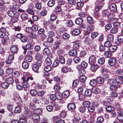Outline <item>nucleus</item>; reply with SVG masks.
<instances>
[{
  "mask_svg": "<svg viewBox=\"0 0 123 123\" xmlns=\"http://www.w3.org/2000/svg\"><path fill=\"white\" fill-rule=\"evenodd\" d=\"M117 87H118V86H117L113 84L110 85V88L111 90L115 91L117 89Z\"/></svg>",
  "mask_w": 123,
  "mask_h": 123,
  "instance_id": "42",
  "label": "nucleus"
},
{
  "mask_svg": "<svg viewBox=\"0 0 123 123\" xmlns=\"http://www.w3.org/2000/svg\"><path fill=\"white\" fill-rule=\"evenodd\" d=\"M117 119L118 120L121 122H123V116L122 114H119L117 116Z\"/></svg>",
  "mask_w": 123,
  "mask_h": 123,
  "instance_id": "34",
  "label": "nucleus"
},
{
  "mask_svg": "<svg viewBox=\"0 0 123 123\" xmlns=\"http://www.w3.org/2000/svg\"><path fill=\"white\" fill-rule=\"evenodd\" d=\"M35 112L37 114H41L42 112V110L40 109H36L34 110Z\"/></svg>",
  "mask_w": 123,
  "mask_h": 123,
  "instance_id": "44",
  "label": "nucleus"
},
{
  "mask_svg": "<svg viewBox=\"0 0 123 123\" xmlns=\"http://www.w3.org/2000/svg\"><path fill=\"white\" fill-rule=\"evenodd\" d=\"M46 64L48 65H50L52 64V62L51 60L49 58H48L46 59L45 61Z\"/></svg>",
  "mask_w": 123,
  "mask_h": 123,
  "instance_id": "54",
  "label": "nucleus"
},
{
  "mask_svg": "<svg viewBox=\"0 0 123 123\" xmlns=\"http://www.w3.org/2000/svg\"><path fill=\"white\" fill-rule=\"evenodd\" d=\"M116 63V60L115 59L113 58H110L108 61V64L111 66H113Z\"/></svg>",
  "mask_w": 123,
  "mask_h": 123,
  "instance_id": "7",
  "label": "nucleus"
},
{
  "mask_svg": "<svg viewBox=\"0 0 123 123\" xmlns=\"http://www.w3.org/2000/svg\"><path fill=\"white\" fill-rule=\"evenodd\" d=\"M55 4V1L53 0L49 1L48 3V6L50 7L52 6Z\"/></svg>",
  "mask_w": 123,
  "mask_h": 123,
  "instance_id": "52",
  "label": "nucleus"
},
{
  "mask_svg": "<svg viewBox=\"0 0 123 123\" xmlns=\"http://www.w3.org/2000/svg\"><path fill=\"white\" fill-rule=\"evenodd\" d=\"M105 62V59L104 58H100L98 61V62L100 64H103Z\"/></svg>",
  "mask_w": 123,
  "mask_h": 123,
  "instance_id": "38",
  "label": "nucleus"
},
{
  "mask_svg": "<svg viewBox=\"0 0 123 123\" xmlns=\"http://www.w3.org/2000/svg\"><path fill=\"white\" fill-rule=\"evenodd\" d=\"M80 32V31L78 29H74L73 31V34L76 35H79Z\"/></svg>",
  "mask_w": 123,
  "mask_h": 123,
  "instance_id": "27",
  "label": "nucleus"
},
{
  "mask_svg": "<svg viewBox=\"0 0 123 123\" xmlns=\"http://www.w3.org/2000/svg\"><path fill=\"white\" fill-rule=\"evenodd\" d=\"M88 111L90 112H92L95 110V109L94 107L92 105L89 106L88 108Z\"/></svg>",
  "mask_w": 123,
  "mask_h": 123,
  "instance_id": "57",
  "label": "nucleus"
},
{
  "mask_svg": "<svg viewBox=\"0 0 123 123\" xmlns=\"http://www.w3.org/2000/svg\"><path fill=\"white\" fill-rule=\"evenodd\" d=\"M82 19L80 18H76L75 20V23L77 25H80L81 24L82 22Z\"/></svg>",
  "mask_w": 123,
  "mask_h": 123,
  "instance_id": "28",
  "label": "nucleus"
},
{
  "mask_svg": "<svg viewBox=\"0 0 123 123\" xmlns=\"http://www.w3.org/2000/svg\"><path fill=\"white\" fill-rule=\"evenodd\" d=\"M115 80V82H116L117 84V85L118 87L120 86V85L121 84H123V80H120L118 77H117L116 78Z\"/></svg>",
  "mask_w": 123,
  "mask_h": 123,
  "instance_id": "20",
  "label": "nucleus"
},
{
  "mask_svg": "<svg viewBox=\"0 0 123 123\" xmlns=\"http://www.w3.org/2000/svg\"><path fill=\"white\" fill-rule=\"evenodd\" d=\"M16 37L18 39H20L21 41L23 43L26 42L27 40L26 37L24 36L21 33L17 34L16 36Z\"/></svg>",
  "mask_w": 123,
  "mask_h": 123,
  "instance_id": "1",
  "label": "nucleus"
},
{
  "mask_svg": "<svg viewBox=\"0 0 123 123\" xmlns=\"http://www.w3.org/2000/svg\"><path fill=\"white\" fill-rule=\"evenodd\" d=\"M89 33H90L88 32L84 34L83 38V41L87 43H90L91 41L90 39L88 37L89 34Z\"/></svg>",
  "mask_w": 123,
  "mask_h": 123,
  "instance_id": "2",
  "label": "nucleus"
},
{
  "mask_svg": "<svg viewBox=\"0 0 123 123\" xmlns=\"http://www.w3.org/2000/svg\"><path fill=\"white\" fill-rule=\"evenodd\" d=\"M91 66L90 68V70L92 71L95 72L98 68V66L94 64H90Z\"/></svg>",
  "mask_w": 123,
  "mask_h": 123,
  "instance_id": "14",
  "label": "nucleus"
},
{
  "mask_svg": "<svg viewBox=\"0 0 123 123\" xmlns=\"http://www.w3.org/2000/svg\"><path fill=\"white\" fill-rule=\"evenodd\" d=\"M28 63L26 62H24L22 64V67L24 69H26L28 67Z\"/></svg>",
  "mask_w": 123,
  "mask_h": 123,
  "instance_id": "50",
  "label": "nucleus"
},
{
  "mask_svg": "<svg viewBox=\"0 0 123 123\" xmlns=\"http://www.w3.org/2000/svg\"><path fill=\"white\" fill-rule=\"evenodd\" d=\"M81 120L80 117H75L73 119V122L74 123H78L79 121Z\"/></svg>",
  "mask_w": 123,
  "mask_h": 123,
  "instance_id": "58",
  "label": "nucleus"
},
{
  "mask_svg": "<svg viewBox=\"0 0 123 123\" xmlns=\"http://www.w3.org/2000/svg\"><path fill=\"white\" fill-rule=\"evenodd\" d=\"M96 57L94 55L91 56L89 58V63L90 64H94L95 62Z\"/></svg>",
  "mask_w": 123,
  "mask_h": 123,
  "instance_id": "8",
  "label": "nucleus"
},
{
  "mask_svg": "<svg viewBox=\"0 0 123 123\" xmlns=\"http://www.w3.org/2000/svg\"><path fill=\"white\" fill-rule=\"evenodd\" d=\"M106 111L108 112H110L113 111L114 110V108L112 106H108L106 108Z\"/></svg>",
  "mask_w": 123,
  "mask_h": 123,
  "instance_id": "36",
  "label": "nucleus"
},
{
  "mask_svg": "<svg viewBox=\"0 0 123 123\" xmlns=\"http://www.w3.org/2000/svg\"><path fill=\"white\" fill-rule=\"evenodd\" d=\"M105 50V47H104L103 45L102 44L100 45L99 50L101 52L104 51Z\"/></svg>",
  "mask_w": 123,
  "mask_h": 123,
  "instance_id": "60",
  "label": "nucleus"
},
{
  "mask_svg": "<svg viewBox=\"0 0 123 123\" xmlns=\"http://www.w3.org/2000/svg\"><path fill=\"white\" fill-rule=\"evenodd\" d=\"M24 115H25L28 117H30L31 116V114L30 111L28 109H25L24 112Z\"/></svg>",
  "mask_w": 123,
  "mask_h": 123,
  "instance_id": "18",
  "label": "nucleus"
},
{
  "mask_svg": "<svg viewBox=\"0 0 123 123\" xmlns=\"http://www.w3.org/2000/svg\"><path fill=\"white\" fill-rule=\"evenodd\" d=\"M117 46L115 45L111 46L109 47V49L111 52H114L117 50Z\"/></svg>",
  "mask_w": 123,
  "mask_h": 123,
  "instance_id": "24",
  "label": "nucleus"
},
{
  "mask_svg": "<svg viewBox=\"0 0 123 123\" xmlns=\"http://www.w3.org/2000/svg\"><path fill=\"white\" fill-rule=\"evenodd\" d=\"M114 37L111 34L109 35L107 37L108 41L111 42H113V40Z\"/></svg>",
  "mask_w": 123,
  "mask_h": 123,
  "instance_id": "39",
  "label": "nucleus"
},
{
  "mask_svg": "<svg viewBox=\"0 0 123 123\" xmlns=\"http://www.w3.org/2000/svg\"><path fill=\"white\" fill-rule=\"evenodd\" d=\"M56 98L59 100H61L62 98V93L59 92H57L55 93Z\"/></svg>",
  "mask_w": 123,
  "mask_h": 123,
  "instance_id": "29",
  "label": "nucleus"
},
{
  "mask_svg": "<svg viewBox=\"0 0 123 123\" xmlns=\"http://www.w3.org/2000/svg\"><path fill=\"white\" fill-rule=\"evenodd\" d=\"M51 68L50 65H47L45 67L44 70L45 71L49 72L51 70Z\"/></svg>",
  "mask_w": 123,
  "mask_h": 123,
  "instance_id": "61",
  "label": "nucleus"
},
{
  "mask_svg": "<svg viewBox=\"0 0 123 123\" xmlns=\"http://www.w3.org/2000/svg\"><path fill=\"white\" fill-rule=\"evenodd\" d=\"M42 58V55L39 53L37 54L35 56V58L37 60H41Z\"/></svg>",
  "mask_w": 123,
  "mask_h": 123,
  "instance_id": "41",
  "label": "nucleus"
},
{
  "mask_svg": "<svg viewBox=\"0 0 123 123\" xmlns=\"http://www.w3.org/2000/svg\"><path fill=\"white\" fill-rule=\"evenodd\" d=\"M104 46L105 47H110L111 44V42L110 41H106L104 43Z\"/></svg>",
  "mask_w": 123,
  "mask_h": 123,
  "instance_id": "47",
  "label": "nucleus"
},
{
  "mask_svg": "<svg viewBox=\"0 0 123 123\" xmlns=\"http://www.w3.org/2000/svg\"><path fill=\"white\" fill-rule=\"evenodd\" d=\"M13 29L15 31L18 32L20 31L21 30V28L19 26H14Z\"/></svg>",
  "mask_w": 123,
  "mask_h": 123,
  "instance_id": "59",
  "label": "nucleus"
},
{
  "mask_svg": "<svg viewBox=\"0 0 123 123\" xmlns=\"http://www.w3.org/2000/svg\"><path fill=\"white\" fill-rule=\"evenodd\" d=\"M104 55L105 57L109 58L111 56V52L109 51H107L104 52Z\"/></svg>",
  "mask_w": 123,
  "mask_h": 123,
  "instance_id": "22",
  "label": "nucleus"
},
{
  "mask_svg": "<svg viewBox=\"0 0 123 123\" xmlns=\"http://www.w3.org/2000/svg\"><path fill=\"white\" fill-rule=\"evenodd\" d=\"M97 82L96 80H92L90 82V84L91 86H94L96 85Z\"/></svg>",
  "mask_w": 123,
  "mask_h": 123,
  "instance_id": "43",
  "label": "nucleus"
},
{
  "mask_svg": "<svg viewBox=\"0 0 123 123\" xmlns=\"http://www.w3.org/2000/svg\"><path fill=\"white\" fill-rule=\"evenodd\" d=\"M59 62L58 60H55L52 66L54 67H56L59 64Z\"/></svg>",
  "mask_w": 123,
  "mask_h": 123,
  "instance_id": "45",
  "label": "nucleus"
},
{
  "mask_svg": "<svg viewBox=\"0 0 123 123\" xmlns=\"http://www.w3.org/2000/svg\"><path fill=\"white\" fill-rule=\"evenodd\" d=\"M32 68L33 70L36 72H38V71L39 69L38 66L37 64H34L32 66Z\"/></svg>",
  "mask_w": 123,
  "mask_h": 123,
  "instance_id": "25",
  "label": "nucleus"
},
{
  "mask_svg": "<svg viewBox=\"0 0 123 123\" xmlns=\"http://www.w3.org/2000/svg\"><path fill=\"white\" fill-rule=\"evenodd\" d=\"M20 18L22 21H25L28 18V15L27 13H23L20 16Z\"/></svg>",
  "mask_w": 123,
  "mask_h": 123,
  "instance_id": "11",
  "label": "nucleus"
},
{
  "mask_svg": "<svg viewBox=\"0 0 123 123\" xmlns=\"http://www.w3.org/2000/svg\"><path fill=\"white\" fill-rule=\"evenodd\" d=\"M21 111V108L20 107L17 106L16 107L14 110V112L16 113H20Z\"/></svg>",
  "mask_w": 123,
  "mask_h": 123,
  "instance_id": "48",
  "label": "nucleus"
},
{
  "mask_svg": "<svg viewBox=\"0 0 123 123\" xmlns=\"http://www.w3.org/2000/svg\"><path fill=\"white\" fill-rule=\"evenodd\" d=\"M55 9L56 12H58L61 14H64L65 12V10L62 9L59 6H56L55 8Z\"/></svg>",
  "mask_w": 123,
  "mask_h": 123,
  "instance_id": "9",
  "label": "nucleus"
},
{
  "mask_svg": "<svg viewBox=\"0 0 123 123\" xmlns=\"http://www.w3.org/2000/svg\"><path fill=\"white\" fill-rule=\"evenodd\" d=\"M32 59V57L30 56H26L25 58V60L26 61L28 62H31Z\"/></svg>",
  "mask_w": 123,
  "mask_h": 123,
  "instance_id": "53",
  "label": "nucleus"
},
{
  "mask_svg": "<svg viewBox=\"0 0 123 123\" xmlns=\"http://www.w3.org/2000/svg\"><path fill=\"white\" fill-rule=\"evenodd\" d=\"M102 14L104 16H108L109 17L111 14H110L109 11L107 10H103L102 12Z\"/></svg>",
  "mask_w": 123,
  "mask_h": 123,
  "instance_id": "19",
  "label": "nucleus"
},
{
  "mask_svg": "<svg viewBox=\"0 0 123 123\" xmlns=\"http://www.w3.org/2000/svg\"><path fill=\"white\" fill-rule=\"evenodd\" d=\"M78 109L79 111L82 113L85 112L86 111V109L85 107L81 106L79 107Z\"/></svg>",
  "mask_w": 123,
  "mask_h": 123,
  "instance_id": "46",
  "label": "nucleus"
},
{
  "mask_svg": "<svg viewBox=\"0 0 123 123\" xmlns=\"http://www.w3.org/2000/svg\"><path fill=\"white\" fill-rule=\"evenodd\" d=\"M77 52L76 50L74 49H72L69 52V55L71 56H75L77 54Z\"/></svg>",
  "mask_w": 123,
  "mask_h": 123,
  "instance_id": "12",
  "label": "nucleus"
},
{
  "mask_svg": "<svg viewBox=\"0 0 123 123\" xmlns=\"http://www.w3.org/2000/svg\"><path fill=\"white\" fill-rule=\"evenodd\" d=\"M59 63L62 64H64L65 63V60L64 57L63 56H60L59 57Z\"/></svg>",
  "mask_w": 123,
  "mask_h": 123,
  "instance_id": "26",
  "label": "nucleus"
},
{
  "mask_svg": "<svg viewBox=\"0 0 123 123\" xmlns=\"http://www.w3.org/2000/svg\"><path fill=\"white\" fill-rule=\"evenodd\" d=\"M80 59L78 57H75L73 58V61L75 63H78L80 62Z\"/></svg>",
  "mask_w": 123,
  "mask_h": 123,
  "instance_id": "51",
  "label": "nucleus"
},
{
  "mask_svg": "<svg viewBox=\"0 0 123 123\" xmlns=\"http://www.w3.org/2000/svg\"><path fill=\"white\" fill-rule=\"evenodd\" d=\"M43 54L45 55H50V50L48 48H45L43 51Z\"/></svg>",
  "mask_w": 123,
  "mask_h": 123,
  "instance_id": "17",
  "label": "nucleus"
},
{
  "mask_svg": "<svg viewBox=\"0 0 123 123\" xmlns=\"http://www.w3.org/2000/svg\"><path fill=\"white\" fill-rule=\"evenodd\" d=\"M117 31V28H113L111 29L110 33L111 34H114L116 33Z\"/></svg>",
  "mask_w": 123,
  "mask_h": 123,
  "instance_id": "49",
  "label": "nucleus"
},
{
  "mask_svg": "<svg viewBox=\"0 0 123 123\" xmlns=\"http://www.w3.org/2000/svg\"><path fill=\"white\" fill-rule=\"evenodd\" d=\"M14 59V55L13 54H10L8 56V64H10L12 62L11 61L13 60Z\"/></svg>",
  "mask_w": 123,
  "mask_h": 123,
  "instance_id": "21",
  "label": "nucleus"
},
{
  "mask_svg": "<svg viewBox=\"0 0 123 123\" xmlns=\"http://www.w3.org/2000/svg\"><path fill=\"white\" fill-rule=\"evenodd\" d=\"M96 80L97 82L100 84L103 83L104 81V79L102 77H97Z\"/></svg>",
  "mask_w": 123,
  "mask_h": 123,
  "instance_id": "23",
  "label": "nucleus"
},
{
  "mask_svg": "<svg viewBox=\"0 0 123 123\" xmlns=\"http://www.w3.org/2000/svg\"><path fill=\"white\" fill-rule=\"evenodd\" d=\"M86 80V77L84 76H81L80 78V80L81 82H84Z\"/></svg>",
  "mask_w": 123,
  "mask_h": 123,
  "instance_id": "63",
  "label": "nucleus"
},
{
  "mask_svg": "<svg viewBox=\"0 0 123 123\" xmlns=\"http://www.w3.org/2000/svg\"><path fill=\"white\" fill-rule=\"evenodd\" d=\"M13 82V80L12 78H8V87L9 86V84H10L11 85V86L12 87H13V85L12 83Z\"/></svg>",
  "mask_w": 123,
  "mask_h": 123,
  "instance_id": "35",
  "label": "nucleus"
},
{
  "mask_svg": "<svg viewBox=\"0 0 123 123\" xmlns=\"http://www.w3.org/2000/svg\"><path fill=\"white\" fill-rule=\"evenodd\" d=\"M103 118L101 117H98L97 119V122L99 123H101L103 121Z\"/></svg>",
  "mask_w": 123,
  "mask_h": 123,
  "instance_id": "56",
  "label": "nucleus"
},
{
  "mask_svg": "<svg viewBox=\"0 0 123 123\" xmlns=\"http://www.w3.org/2000/svg\"><path fill=\"white\" fill-rule=\"evenodd\" d=\"M108 83L111 85L115 83V79H109L107 81Z\"/></svg>",
  "mask_w": 123,
  "mask_h": 123,
  "instance_id": "32",
  "label": "nucleus"
},
{
  "mask_svg": "<svg viewBox=\"0 0 123 123\" xmlns=\"http://www.w3.org/2000/svg\"><path fill=\"white\" fill-rule=\"evenodd\" d=\"M32 118L34 121L36 123H39L40 121V117L39 115L37 114H34L32 115Z\"/></svg>",
  "mask_w": 123,
  "mask_h": 123,
  "instance_id": "6",
  "label": "nucleus"
},
{
  "mask_svg": "<svg viewBox=\"0 0 123 123\" xmlns=\"http://www.w3.org/2000/svg\"><path fill=\"white\" fill-rule=\"evenodd\" d=\"M92 91L94 93L96 94H98L100 92V89L98 88H93L92 89Z\"/></svg>",
  "mask_w": 123,
  "mask_h": 123,
  "instance_id": "30",
  "label": "nucleus"
},
{
  "mask_svg": "<svg viewBox=\"0 0 123 123\" xmlns=\"http://www.w3.org/2000/svg\"><path fill=\"white\" fill-rule=\"evenodd\" d=\"M54 110L55 111H58L61 108V106L58 105V103L55 102L53 104Z\"/></svg>",
  "mask_w": 123,
  "mask_h": 123,
  "instance_id": "16",
  "label": "nucleus"
},
{
  "mask_svg": "<svg viewBox=\"0 0 123 123\" xmlns=\"http://www.w3.org/2000/svg\"><path fill=\"white\" fill-rule=\"evenodd\" d=\"M30 93L32 96H35L37 94V91L34 90H31Z\"/></svg>",
  "mask_w": 123,
  "mask_h": 123,
  "instance_id": "40",
  "label": "nucleus"
},
{
  "mask_svg": "<svg viewBox=\"0 0 123 123\" xmlns=\"http://www.w3.org/2000/svg\"><path fill=\"white\" fill-rule=\"evenodd\" d=\"M87 30L89 31H91L94 29L93 26L91 25H89L87 26L86 27Z\"/></svg>",
  "mask_w": 123,
  "mask_h": 123,
  "instance_id": "64",
  "label": "nucleus"
},
{
  "mask_svg": "<svg viewBox=\"0 0 123 123\" xmlns=\"http://www.w3.org/2000/svg\"><path fill=\"white\" fill-rule=\"evenodd\" d=\"M92 93V91L90 89L86 90L85 91V94L87 96H89L91 95Z\"/></svg>",
  "mask_w": 123,
  "mask_h": 123,
  "instance_id": "33",
  "label": "nucleus"
},
{
  "mask_svg": "<svg viewBox=\"0 0 123 123\" xmlns=\"http://www.w3.org/2000/svg\"><path fill=\"white\" fill-rule=\"evenodd\" d=\"M110 10L112 11H116L117 10V7L116 4L113 3L110 5L109 6Z\"/></svg>",
  "mask_w": 123,
  "mask_h": 123,
  "instance_id": "13",
  "label": "nucleus"
},
{
  "mask_svg": "<svg viewBox=\"0 0 123 123\" xmlns=\"http://www.w3.org/2000/svg\"><path fill=\"white\" fill-rule=\"evenodd\" d=\"M62 37L65 39H68L70 35L67 33H65L62 35Z\"/></svg>",
  "mask_w": 123,
  "mask_h": 123,
  "instance_id": "55",
  "label": "nucleus"
},
{
  "mask_svg": "<svg viewBox=\"0 0 123 123\" xmlns=\"http://www.w3.org/2000/svg\"><path fill=\"white\" fill-rule=\"evenodd\" d=\"M31 28L32 31H36L38 30V27L36 25H34L32 26Z\"/></svg>",
  "mask_w": 123,
  "mask_h": 123,
  "instance_id": "62",
  "label": "nucleus"
},
{
  "mask_svg": "<svg viewBox=\"0 0 123 123\" xmlns=\"http://www.w3.org/2000/svg\"><path fill=\"white\" fill-rule=\"evenodd\" d=\"M101 72L103 76L105 78H107L109 77V76L108 74L107 70L105 68H103L101 69Z\"/></svg>",
  "mask_w": 123,
  "mask_h": 123,
  "instance_id": "3",
  "label": "nucleus"
},
{
  "mask_svg": "<svg viewBox=\"0 0 123 123\" xmlns=\"http://www.w3.org/2000/svg\"><path fill=\"white\" fill-rule=\"evenodd\" d=\"M83 105L84 107L88 108L90 106V103L89 101H86L84 102Z\"/></svg>",
  "mask_w": 123,
  "mask_h": 123,
  "instance_id": "37",
  "label": "nucleus"
},
{
  "mask_svg": "<svg viewBox=\"0 0 123 123\" xmlns=\"http://www.w3.org/2000/svg\"><path fill=\"white\" fill-rule=\"evenodd\" d=\"M6 31L4 28H2L0 30V37H4L6 35Z\"/></svg>",
  "mask_w": 123,
  "mask_h": 123,
  "instance_id": "10",
  "label": "nucleus"
},
{
  "mask_svg": "<svg viewBox=\"0 0 123 123\" xmlns=\"http://www.w3.org/2000/svg\"><path fill=\"white\" fill-rule=\"evenodd\" d=\"M10 50L12 52L15 53L18 51V49L17 46L12 45L10 47Z\"/></svg>",
  "mask_w": 123,
  "mask_h": 123,
  "instance_id": "15",
  "label": "nucleus"
},
{
  "mask_svg": "<svg viewBox=\"0 0 123 123\" xmlns=\"http://www.w3.org/2000/svg\"><path fill=\"white\" fill-rule=\"evenodd\" d=\"M67 107L69 111L72 112L75 109L76 105L74 103H70L68 104Z\"/></svg>",
  "mask_w": 123,
  "mask_h": 123,
  "instance_id": "4",
  "label": "nucleus"
},
{
  "mask_svg": "<svg viewBox=\"0 0 123 123\" xmlns=\"http://www.w3.org/2000/svg\"><path fill=\"white\" fill-rule=\"evenodd\" d=\"M123 42V36L122 35H119L117 37V40L115 42L116 44L117 45H120Z\"/></svg>",
  "mask_w": 123,
  "mask_h": 123,
  "instance_id": "5",
  "label": "nucleus"
},
{
  "mask_svg": "<svg viewBox=\"0 0 123 123\" xmlns=\"http://www.w3.org/2000/svg\"><path fill=\"white\" fill-rule=\"evenodd\" d=\"M66 25L67 26L69 27L72 26L73 25L72 21L71 20H68L66 23Z\"/></svg>",
  "mask_w": 123,
  "mask_h": 123,
  "instance_id": "31",
  "label": "nucleus"
}]
</instances>
